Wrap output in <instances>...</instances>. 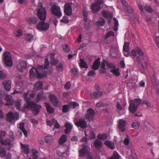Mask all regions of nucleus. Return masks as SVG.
I'll return each mask as SVG.
<instances>
[{"instance_id":"obj_1","label":"nucleus","mask_w":159,"mask_h":159,"mask_svg":"<svg viewBox=\"0 0 159 159\" xmlns=\"http://www.w3.org/2000/svg\"><path fill=\"white\" fill-rule=\"evenodd\" d=\"M141 102V100L140 99L136 98L130 101L129 107V109L130 112L132 113L135 112L137 110L138 106Z\"/></svg>"},{"instance_id":"obj_2","label":"nucleus","mask_w":159,"mask_h":159,"mask_svg":"<svg viewBox=\"0 0 159 159\" xmlns=\"http://www.w3.org/2000/svg\"><path fill=\"white\" fill-rule=\"evenodd\" d=\"M37 15L39 19L41 21L45 20L46 17V11L43 7L42 4L40 2L38 11Z\"/></svg>"},{"instance_id":"obj_3","label":"nucleus","mask_w":159,"mask_h":159,"mask_svg":"<svg viewBox=\"0 0 159 159\" xmlns=\"http://www.w3.org/2000/svg\"><path fill=\"white\" fill-rule=\"evenodd\" d=\"M5 64L8 66H11L12 65L11 55L8 51L5 52L3 54Z\"/></svg>"},{"instance_id":"obj_4","label":"nucleus","mask_w":159,"mask_h":159,"mask_svg":"<svg viewBox=\"0 0 159 159\" xmlns=\"http://www.w3.org/2000/svg\"><path fill=\"white\" fill-rule=\"evenodd\" d=\"M6 117L8 121L11 122L15 120L16 119L17 120L19 119V114L16 112L14 114L11 111H10L7 114Z\"/></svg>"},{"instance_id":"obj_5","label":"nucleus","mask_w":159,"mask_h":159,"mask_svg":"<svg viewBox=\"0 0 159 159\" xmlns=\"http://www.w3.org/2000/svg\"><path fill=\"white\" fill-rule=\"evenodd\" d=\"M50 25L49 23L44 21L39 22L37 25V28L40 30L45 31L49 29Z\"/></svg>"},{"instance_id":"obj_6","label":"nucleus","mask_w":159,"mask_h":159,"mask_svg":"<svg viewBox=\"0 0 159 159\" xmlns=\"http://www.w3.org/2000/svg\"><path fill=\"white\" fill-rule=\"evenodd\" d=\"M41 108V106L38 105L34 102H30V109L32 112L35 115H37L39 112V109Z\"/></svg>"},{"instance_id":"obj_7","label":"nucleus","mask_w":159,"mask_h":159,"mask_svg":"<svg viewBox=\"0 0 159 159\" xmlns=\"http://www.w3.org/2000/svg\"><path fill=\"white\" fill-rule=\"evenodd\" d=\"M51 11L53 14L57 16L60 17L62 16L60 7L58 6L53 5L52 7Z\"/></svg>"},{"instance_id":"obj_8","label":"nucleus","mask_w":159,"mask_h":159,"mask_svg":"<svg viewBox=\"0 0 159 159\" xmlns=\"http://www.w3.org/2000/svg\"><path fill=\"white\" fill-rule=\"evenodd\" d=\"M75 125L77 127H80L81 128H85L87 127V124L85 120L82 118H80L79 120L75 122Z\"/></svg>"},{"instance_id":"obj_9","label":"nucleus","mask_w":159,"mask_h":159,"mask_svg":"<svg viewBox=\"0 0 159 159\" xmlns=\"http://www.w3.org/2000/svg\"><path fill=\"white\" fill-rule=\"evenodd\" d=\"M29 91L26 92H24L23 94V97L24 100L26 103V105H25L26 108L29 109L30 107V93H29Z\"/></svg>"},{"instance_id":"obj_10","label":"nucleus","mask_w":159,"mask_h":159,"mask_svg":"<svg viewBox=\"0 0 159 159\" xmlns=\"http://www.w3.org/2000/svg\"><path fill=\"white\" fill-rule=\"evenodd\" d=\"M127 122L123 119H119L118 121V128L120 131L123 132L125 131V127Z\"/></svg>"},{"instance_id":"obj_11","label":"nucleus","mask_w":159,"mask_h":159,"mask_svg":"<svg viewBox=\"0 0 159 159\" xmlns=\"http://www.w3.org/2000/svg\"><path fill=\"white\" fill-rule=\"evenodd\" d=\"M123 7L125 11L128 13H131L133 11L132 9L125 0H121Z\"/></svg>"},{"instance_id":"obj_12","label":"nucleus","mask_w":159,"mask_h":159,"mask_svg":"<svg viewBox=\"0 0 159 159\" xmlns=\"http://www.w3.org/2000/svg\"><path fill=\"white\" fill-rule=\"evenodd\" d=\"M27 64L26 62L22 61L20 62L17 65V68L19 71L22 72L27 67Z\"/></svg>"},{"instance_id":"obj_13","label":"nucleus","mask_w":159,"mask_h":159,"mask_svg":"<svg viewBox=\"0 0 159 159\" xmlns=\"http://www.w3.org/2000/svg\"><path fill=\"white\" fill-rule=\"evenodd\" d=\"M90 8L93 13H97L101 9V6L95 2L91 5Z\"/></svg>"},{"instance_id":"obj_14","label":"nucleus","mask_w":159,"mask_h":159,"mask_svg":"<svg viewBox=\"0 0 159 159\" xmlns=\"http://www.w3.org/2000/svg\"><path fill=\"white\" fill-rule=\"evenodd\" d=\"M50 101L53 105L56 107H59V102L57 97L54 95L51 94L49 97Z\"/></svg>"},{"instance_id":"obj_15","label":"nucleus","mask_w":159,"mask_h":159,"mask_svg":"<svg viewBox=\"0 0 159 159\" xmlns=\"http://www.w3.org/2000/svg\"><path fill=\"white\" fill-rule=\"evenodd\" d=\"M136 51L133 50L131 51L130 55L131 57L134 60V62H137L138 63H140L141 62V58L139 56L137 57H136Z\"/></svg>"},{"instance_id":"obj_16","label":"nucleus","mask_w":159,"mask_h":159,"mask_svg":"<svg viewBox=\"0 0 159 159\" xmlns=\"http://www.w3.org/2000/svg\"><path fill=\"white\" fill-rule=\"evenodd\" d=\"M64 12L67 16H70L72 14V8L70 4L69 3H66L65 5Z\"/></svg>"},{"instance_id":"obj_17","label":"nucleus","mask_w":159,"mask_h":159,"mask_svg":"<svg viewBox=\"0 0 159 159\" xmlns=\"http://www.w3.org/2000/svg\"><path fill=\"white\" fill-rule=\"evenodd\" d=\"M94 114L95 112L94 110L90 109L87 110V114L85 116V117L86 118L90 120L93 119Z\"/></svg>"},{"instance_id":"obj_18","label":"nucleus","mask_w":159,"mask_h":159,"mask_svg":"<svg viewBox=\"0 0 159 159\" xmlns=\"http://www.w3.org/2000/svg\"><path fill=\"white\" fill-rule=\"evenodd\" d=\"M5 100L7 102L5 105L6 106L12 105L14 103V100L11 95H7Z\"/></svg>"},{"instance_id":"obj_19","label":"nucleus","mask_w":159,"mask_h":159,"mask_svg":"<svg viewBox=\"0 0 159 159\" xmlns=\"http://www.w3.org/2000/svg\"><path fill=\"white\" fill-rule=\"evenodd\" d=\"M83 146L82 148L79 150V156L80 157H83L88 153L87 146L85 145H82Z\"/></svg>"},{"instance_id":"obj_20","label":"nucleus","mask_w":159,"mask_h":159,"mask_svg":"<svg viewBox=\"0 0 159 159\" xmlns=\"http://www.w3.org/2000/svg\"><path fill=\"white\" fill-rule=\"evenodd\" d=\"M11 82L10 80H5L3 83V85H4V89L7 91H10L11 85Z\"/></svg>"},{"instance_id":"obj_21","label":"nucleus","mask_w":159,"mask_h":159,"mask_svg":"<svg viewBox=\"0 0 159 159\" xmlns=\"http://www.w3.org/2000/svg\"><path fill=\"white\" fill-rule=\"evenodd\" d=\"M25 124L24 123H21L17 126V128L21 130L25 136L26 137L27 136V132L25 128Z\"/></svg>"},{"instance_id":"obj_22","label":"nucleus","mask_w":159,"mask_h":159,"mask_svg":"<svg viewBox=\"0 0 159 159\" xmlns=\"http://www.w3.org/2000/svg\"><path fill=\"white\" fill-rule=\"evenodd\" d=\"M102 14L104 17L108 19H111L113 17V15L111 12L106 10H104Z\"/></svg>"},{"instance_id":"obj_23","label":"nucleus","mask_w":159,"mask_h":159,"mask_svg":"<svg viewBox=\"0 0 159 159\" xmlns=\"http://www.w3.org/2000/svg\"><path fill=\"white\" fill-rule=\"evenodd\" d=\"M100 58H98L94 62L92 66V68L93 70H97L98 69L100 66Z\"/></svg>"},{"instance_id":"obj_24","label":"nucleus","mask_w":159,"mask_h":159,"mask_svg":"<svg viewBox=\"0 0 159 159\" xmlns=\"http://www.w3.org/2000/svg\"><path fill=\"white\" fill-rule=\"evenodd\" d=\"M1 143L2 145H4L8 147V148L10 149L12 146V144L11 143L10 140L9 139H5L4 140L1 141Z\"/></svg>"},{"instance_id":"obj_25","label":"nucleus","mask_w":159,"mask_h":159,"mask_svg":"<svg viewBox=\"0 0 159 159\" xmlns=\"http://www.w3.org/2000/svg\"><path fill=\"white\" fill-rule=\"evenodd\" d=\"M20 145L21 148L24 153L27 154L29 153L30 150L29 145L23 144L21 143H20Z\"/></svg>"},{"instance_id":"obj_26","label":"nucleus","mask_w":159,"mask_h":159,"mask_svg":"<svg viewBox=\"0 0 159 159\" xmlns=\"http://www.w3.org/2000/svg\"><path fill=\"white\" fill-rule=\"evenodd\" d=\"M102 143L100 140L96 139L94 142L93 145L94 147L98 149H100L101 146L102 145Z\"/></svg>"},{"instance_id":"obj_27","label":"nucleus","mask_w":159,"mask_h":159,"mask_svg":"<svg viewBox=\"0 0 159 159\" xmlns=\"http://www.w3.org/2000/svg\"><path fill=\"white\" fill-rule=\"evenodd\" d=\"M42 82L41 81H38L34 85V90H38L43 89Z\"/></svg>"},{"instance_id":"obj_28","label":"nucleus","mask_w":159,"mask_h":159,"mask_svg":"<svg viewBox=\"0 0 159 159\" xmlns=\"http://www.w3.org/2000/svg\"><path fill=\"white\" fill-rule=\"evenodd\" d=\"M65 126L66 127V129L65 131V133L66 134H68L70 132L72 128V125L70 123H66L65 124Z\"/></svg>"},{"instance_id":"obj_29","label":"nucleus","mask_w":159,"mask_h":159,"mask_svg":"<svg viewBox=\"0 0 159 159\" xmlns=\"http://www.w3.org/2000/svg\"><path fill=\"white\" fill-rule=\"evenodd\" d=\"M46 98L45 94L43 93H38L37 94V101H39L42 100H44Z\"/></svg>"},{"instance_id":"obj_30","label":"nucleus","mask_w":159,"mask_h":159,"mask_svg":"<svg viewBox=\"0 0 159 159\" xmlns=\"http://www.w3.org/2000/svg\"><path fill=\"white\" fill-rule=\"evenodd\" d=\"M51 58V63L53 65H56L58 62V60L57 59H55L54 57V55L53 54H51L49 56Z\"/></svg>"},{"instance_id":"obj_31","label":"nucleus","mask_w":159,"mask_h":159,"mask_svg":"<svg viewBox=\"0 0 159 159\" xmlns=\"http://www.w3.org/2000/svg\"><path fill=\"white\" fill-rule=\"evenodd\" d=\"M105 144L108 147L111 149H114L115 147L114 144L109 141H106L104 142Z\"/></svg>"},{"instance_id":"obj_32","label":"nucleus","mask_w":159,"mask_h":159,"mask_svg":"<svg viewBox=\"0 0 159 159\" xmlns=\"http://www.w3.org/2000/svg\"><path fill=\"white\" fill-rule=\"evenodd\" d=\"M67 140V137L64 134L61 136L59 140V143L60 144H62L65 143Z\"/></svg>"},{"instance_id":"obj_33","label":"nucleus","mask_w":159,"mask_h":159,"mask_svg":"<svg viewBox=\"0 0 159 159\" xmlns=\"http://www.w3.org/2000/svg\"><path fill=\"white\" fill-rule=\"evenodd\" d=\"M45 104L46 107V109L49 113H52L54 112V109L51 107L49 104L45 102Z\"/></svg>"},{"instance_id":"obj_34","label":"nucleus","mask_w":159,"mask_h":159,"mask_svg":"<svg viewBox=\"0 0 159 159\" xmlns=\"http://www.w3.org/2000/svg\"><path fill=\"white\" fill-rule=\"evenodd\" d=\"M46 142L49 144H51L53 141L54 139L52 136H47L45 138Z\"/></svg>"},{"instance_id":"obj_35","label":"nucleus","mask_w":159,"mask_h":159,"mask_svg":"<svg viewBox=\"0 0 159 159\" xmlns=\"http://www.w3.org/2000/svg\"><path fill=\"white\" fill-rule=\"evenodd\" d=\"M136 51L138 53L139 57L141 58V60L142 61L143 60H144V58L143 57V53L139 48H136Z\"/></svg>"},{"instance_id":"obj_36","label":"nucleus","mask_w":159,"mask_h":159,"mask_svg":"<svg viewBox=\"0 0 159 159\" xmlns=\"http://www.w3.org/2000/svg\"><path fill=\"white\" fill-rule=\"evenodd\" d=\"M105 20L102 17L100 18L96 23L97 25L98 26H102L105 24Z\"/></svg>"},{"instance_id":"obj_37","label":"nucleus","mask_w":159,"mask_h":159,"mask_svg":"<svg viewBox=\"0 0 159 159\" xmlns=\"http://www.w3.org/2000/svg\"><path fill=\"white\" fill-rule=\"evenodd\" d=\"M32 157L34 159H37L38 158V152L35 149H33L32 150Z\"/></svg>"},{"instance_id":"obj_38","label":"nucleus","mask_w":159,"mask_h":159,"mask_svg":"<svg viewBox=\"0 0 159 159\" xmlns=\"http://www.w3.org/2000/svg\"><path fill=\"white\" fill-rule=\"evenodd\" d=\"M111 72L116 76H119L120 75L118 68H116L115 67L111 70Z\"/></svg>"},{"instance_id":"obj_39","label":"nucleus","mask_w":159,"mask_h":159,"mask_svg":"<svg viewBox=\"0 0 159 159\" xmlns=\"http://www.w3.org/2000/svg\"><path fill=\"white\" fill-rule=\"evenodd\" d=\"M6 154L5 149L1 146H0V156L2 157H4Z\"/></svg>"},{"instance_id":"obj_40","label":"nucleus","mask_w":159,"mask_h":159,"mask_svg":"<svg viewBox=\"0 0 159 159\" xmlns=\"http://www.w3.org/2000/svg\"><path fill=\"white\" fill-rule=\"evenodd\" d=\"M144 8L145 10L149 13H151L153 11V9L150 6L146 5L144 6Z\"/></svg>"},{"instance_id":"obj_41","label":"nucleus","mask_w":159,"mask_h":159,"mask_svg":"<svg viewBox=\"0 0 159 159\" xmlns=\"http://www.w3.org/2000/svg\"><path fill=\"white\" fill-rule=\"evenodd\" d=\"M80 66L82 68H84L87 69L88 68V66L86 64V63L84 61L83 59H80Z\"/></svg>"},{"instance_id":"obj_42","label":"nucleus","mask_w":159,"mask_h":159,"mask_svg":"<svg viewBox=\"0 0 159 159\" xmlns=\"http://www.w3.org/2000/svg\"><path fill=\"white\" fill-rule=\"evenodd\" d=\"M98 138L102 140H105L107 138V135L105 134H99L98 135Z\"/></svg>"},{"instance_id":"obj_43","label":"nucleus","mask_w":159,"mask_h":159,"mask_svg":"<svg viewBox=\"0 0 159 159\" xmlns=\"http://www.w3.org/2000/svg\"><path fill=\"white\" fill-rule=\"evenodd\" d=\"M119 156L116 152H115L111 157L108 159H119Z\"/></svg>"},{"instance_id":"obj_44","label":"nucleus","mask_w":159,"mask_h":159,"mask_svg":"<svg viewBox=\"0 0 159 159\" xmlns=\"http://www.w3.org/2000/svg\"><path fill=\"white\" fill-rule=\"evenodd\" d=\"M115 35V34L114 32L112 31H109L106 34L105 36V38H107L111 36H113Z\"/></svg>"},{"instance_id":"obj_45","label":"nucleus","mask_w":159,"mask_h":159,"mask_svg":"<svg viewBox=\"0 0 159 159\" xmlns=\"http://www.w3.org/2000/svg\"><path fill=\"white\" fill-rule=\"evenodd\" d=\"M62 48L63 49V50L64 51L66 52H68L70 51V49L67 45L66 43L62 45Z\"/></svg>"},{"instance_id":"obj_46","label":"nucleus","mask_w":159,"mask_h":159,"mask_svg":"<svg viewBox=\"0 0 159 159\" xmlns=\"http://www.w3.org/2000/svg\"><path fill=\"white\" fill-rule=\"evenodd\" d=\"M106 66L107 67L111 70L113 69L115 66L113 63H111L109 62H107L106 63Z\"/></svg>"},{"instance_id":"obj_47","label":"nucleus","mask_w":159,"mask_h":159,"mask_svg":"<svg viewBox=\"0 0 159 159\" xmlns=\"http://www.w3.org/2000/svg\"><path fill=\"white\" fill-rule=\"evenodd\" d=\"M69 106L70 107H72L73 108H75L76 107L79 106V104L75 102H70L68 103Z\"/></svg>"},{"instance_id":"obj_48","label":"nucleus","mask_w":159,"mask_h":159,"mask_svg":"<svg viewBox=\"0 0 159 159\" xmlns=\"http://www.w3.org/2000/svg\"><path fill=\"white\" fill-rule=\"evenodd\" d=\"M132 126L133 128L136 129H138L139 128V124L138 122H134L132 123Z\"/></svg>"},{"instance_id":"obj_49","label":"nucleus","mask_w":159,"mask_h":159,"mask_svg":"<svg viewBox=\"0 0 159 159\" xmlns=\"http://www.w3.org/2000/svg\"><path fill=\"white\" fill-rule=\"evenodd\" d=\"M52 122L53 123L54 127L56 128H58L60 126L57 120L54 119H52Z\"/></svg>"},{"instance_id":"obj_50","label":"nucleus","mask_w":159,"mask_h":159,"mask_svg":"<svg viewBox=\"0 0 159 159\" xmlns=\"http://www.w3.org/2000/svg\"><path fill=\"white\" fill-rule=\"evenodd\" d=\"M57 70L60 72H61L63 70V65L62 63H59L57 66Z\"/></svg>"},{"instance_id":"obj_51","label":"nucleus","mask_w":159,"mask_h":159,"mask_svg":"<svg viewBox=\"0 0 159 159\" xmlns=\"http://www.w3.org/2000/svg\"><path fill=\"white\" fill-rule=\"evenodd\" d=\"M69 107L68 104L64 105L62 107V111L64 113L67 112L69 110Z\"/></svg>"},{"instance_id":"obj_52","label":"nucleus","mask_w":159,"mask_h":159,"mask_svg":"<svg viewBox=\"0 0 159 159\" xmlns=\"http://www.w3.org/2000/svg\"><path fill=\"white\" fill-rule=\"evenodd\" d=\"M88 14V11L86 10H84L83 12V16L84 17V20L85 21H87Z\"/></svg>"},{"instance_id":"obj_53","label":"nucleus","mask_w":159,"mask_h":159,"mask_svg":"<svg viewBox=\"0 0 159 159\" xmlns=\"http://www.w3.org/2000/svg\"><path fill=\"white\" fill-rule=\"evenodd\" d=\"M129 43L125 42L123 46V50H129Z\"/></svg>"},{"instance_id":"obj_54","label":"nucleus","mask_w":159,"mask_h":159,"mask_svg":"<svg viewBox=\"0 0 159 159\" xmlns=\"http://www.w3.org/2000/svg\"><path fill=\"white\" fill-rule=\"evenodd\" d=\"M15 106L17 109L19 110H20V106H21V104L19 101H16L15 102Z\"/></svg>"},{"instance_id":"obj_55","label":"nucleus","mask_w":159,"mask_h":159,"mask_svg":"<svg viewBox=\"0 0 159 159\" xmlns=\"http://www.w3.org/2000/svg\"><path fill=\"white\" fill-rule=\"evenodd\" d=\"M141 66H142V68L144 70L146 69L147 68V63L144 61V62H143L142 63Z\"/></svg>"},{"instance_id":"obj_56","label":"nucleus","mask_w":159,"mask_h":159,"mask_svg":"<svg viewBox=\"0 0 159 159\" xmlns=\"http://www.w3.org/2000/svg\"><path fill=\"white\" fill-rule=\"evenodd\" d=\"M49 64V63L47 58H46L45 60V63L44 64V69H47L48 66Z\"/></svg>"},{"instance_id":"obj_57","label":"nucleus","mask_w":159,"mask_h":159,"mask_svg":"<svg viewBox=\"0 0 159 159\" xmlns=\"http://www.w3.org/2000/svg\"><path fill=\"white\" fill-rule=\"evenodd\" d=\"M37 22V19L36 17H33L30 18V24H35Z\"/></svg>"},{"instance_id":"obj_58","label":"nucleus","mask_w":159,"mask_h":159,"mask_svg":"<svg viewBox=\"0 0 159 159\" xmlns=\"http://www.w3.org/2000/svg\"><path fill=\"white\" fill-rule=\"evenodd\" d=\"M88 75L89 76H94L95 75V73L94 71L92 70L89 71L88 73Z\"/></svg>"},{"instance_id":"obj_59","label":"nucleus","mask_w":159,"mask_h":159,"mask_svg":"<svg viewBox=\"0 0 159 159\" xmlns=\"http://www.w3.org/2000/svg\"><path fill=\"white\" fill-rule=\"evenodd\" d=\"M6 77V75L2 71L0 70V79H2Z\"/></svg>"},{"instance_id":"obj_60","label":"nucleus","mask_w":159,"mask_h":159,"mask_svg":"<svg viewBox=\"0 0 159 159\" xmlns=\"http://www.w3.org/2000/svg\"><path fill=\"white\" fill-rule=\"evenodd\" d=\"M15 34L17 37L20 36L22 34V31L20 30H18L15 33Z\"/></svg>"},{"instance_id":"obj_61","label":"nucleus","mask_w":159,"mask_h":159,"mask_svg":"<svg viewBox=\"0 0 159 159\" xmlns=\"http://www.w3.org/2000/svg\"><path fill=\"white\" fill-rule=\"evenodd\" d=\"M61 21L65 23H67L69 22V20L66 17H64L63 19L61 20Z\"/></svg>"},{"instance_id":"obj_62","label":"nucleus","mask_w":159,"mask_h":159,"mask_svg":"<svg viewBox=\"0 0 159 159\" xmlns=\"http://www.w3.org/2000/svg\"><path fill=\"white\" fill-rule=\"evenodd\" d=\"M37 77L39 79H41L44 78L45 75L37 72Z\"/></svg>"},{"instance_id":"obj_63","label":"nucleus","mask_w":159,"mask_h":159,"mask_svg":"<svg viewBox=\"0 0 159 159\" xmlns=\"http://www.w3.org/2000/svg\"><path fill=\"white\" fill-rule=\"evenodd\" d=\"M95 93L96 95L97 98L100 97L103 95L102 92L101 91L95 92Z\"/></svg>"},{"instance_id":"obj_64","label":"nucleus","mask_w":159,"mask_h":159,"mask_svg":"<svg viewBox=\"0 0 159 159\" xmlns=\"http://www.w3.org/2000/svg\"><path fill=\"white\" fill-rule=\"evenodd\" d=\"M129 138L128 137V136L127 135V138H126L124 140V144H125L126 145H128L129 144Z\"/></svg>"}]
</instances>
